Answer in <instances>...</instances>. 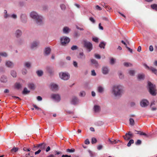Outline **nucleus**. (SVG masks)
Segmentation results:
<instances>
[{"instance_id": "obj_1", "label": "nucleus", "mask_w": 157, "mask_h": 157, "mask_svg": "<svg viewBox=\"0 0 157 157\" xmlns=\"http://www.w3.org/2000/svg\"><path fill=\"white\" fill-rule=\"evenodd\" d=\"M124 88L123 86L121 85H115L112 87V94L115 97H121L124 92Z\"/></svg>"}, {"instance_id": "obj_2", "label": "nucleus", "mask_w": 157, "mask_h": 157, "mask_svg": "<svg viewBox=\"0 0 157 157\" xmlns=\"http://www.w3.org/2000/svg\"><path fill=\"white\" fill-rule=\"evenodd\" d=\"M30 16L34 20L36 23L38 25H41L44 23V19L41 15L35 11H32L30 13Z\"/></svg>"}, {"instance_id": "obj_3", "label": "nucleus", "mask_w": 157, "mask_h": 157, "mask_svg": "<svg viewBox=\"0 0 157 157\" xmlns=\"http://www.w3.org/2000/svg\"><path fill=\"white\" fill-rule=\"evenodd\" d=\"M148 86L150 94L153 96L156 95L157 94V90L155 85L149 82H148Z\"/></svg>"}, {"instance_id": "obj_4", "label": "nucleus", "mask_w": 157, "mask_h": 157, "mask_svg": "<svg viewBox=\"0 0 157 157\" xmlns=\"http://www.w3.org/2000/svg\"><path fill=\"white\" fill-rule=\"evenodd\" d=\"M59 76L61 79L67 80L69 79L70 75L67 73L61 72L59 73Z\"/></svg>"}, {"instance_id": "obj_5", "label": "nucleus", "mask_w": 157, "mask_h": 157, "mask_svg": "<svg viewBox=\"0 0 157 157\" xmlns=\"http://www.w3.org/2000/svg\"><path fill=\"white\" fill-rule=\"evenodd\" d=\"M84 46L87 48L88 52H90L93 49V45L91 43L88 41H84Z\"/></svg>"}, {"instance_id": "obj_6", "label": "nucleus", "mask_w": 157, "mask_h": 157, "mask_svg": "<svg viewBox=\"0 0 157 157\" xmlns=\"http://www.w3.org/2000/svg\"><path fill=\"white\" fill-rule=\"evenodd\" d=\"M70 41V39L67 36H63L60 38V42L62 45H65L68 43Z\"/></svg>"}, {"instance_id": "obj_7", "label": "nucleus", "mask_w": 157, "mask_h": 157, "mask_svg": "<svg viewBox=\"0 0 157 157\" xmlns=\"http://www.w3.org/2000/svg\"><path fill=\"white\" fill-rule=\"evenodd\" d=\"M143 66L146 69L151 71L153 73L157 75V70L156 69L152 67H149L146 63H144Z\"/></svg>"}, {"instance_id": "obj_8", "label": "nucleus", "mask_w": 157, "mask_h": 157, "mask_svg": "<svg viewBox=\"0 0 157 157\" xmlns=\"http://www.w3.org/2000/svg\"><path fill=\"white\" fill-rule=\"evenodd\" d=\"M148 101L145 99H142L140 102V106L143 107H145L149 105Z\"/></svg>"}, {"instance_id": "obj_9", "label": "nucleus", "mask_w": 157, "mask_h": 157, "mask_svg": "<svg viewBox=\"0 0 157 157\" xmlns=\"http://www.w3.org/2000/svg\"><path fill=\"white\" fill-rule=\"evenodd\" d=\"M70 102L71 104L73 105H76L79 102V99L75 96L72 97Z\"/></svg>"}, {"instance_id": "obj_10", "label": "nucleus", "mask_w": 157, "mask_h": 157, "mask_svg": "<svg viewBox=\"0 0 157 157\" xmlns=\"http://www.w3.org/2000/svg\"><path fill=\"white\" fill-rule=\"evenodd\" d=\"M51 97L52 99L57 102L61 100L60 96L59 94H53Z\"/></svg>"}, {"instance_id": "obj_11", "label": "nucleus", "mask_w": 157, "mask_h": 157, "mask_svg": "<svg viewBox=\"0 0 157 157\" xmlns=\"http://www.w3.org/2000/svg\"><path fill=\"white\" fill-rule=\"evenodd\" d=\"M22 34V31L20 29H17L16 30L14 33L15 36L17 38H19L20 37Z\"/></svg>"}, {"instance_id": "obj_12", "label": "nucleus", "mask_w": 157, "mask_h": 157, "mask_svg": "<svg viewBox=\"0 0 157 157\" xmlns=\"http://www.w3.org/2000/svg\"><path fill=\"white\" fill-rule=\"evenodd\" d=\"M5 65L8 67L12 68L13 67L14 64L13 62L10 61H7L6 62Z\"/></svg>"}, {"instance_id": "obj_13", "label": "nucleus", "mask_w": 157, "mask_h": 157, "mask_svg": "<svg viewBox=\"0 0 157 157\" xmlns=\"http://www.w3.org/2000/svg\"><path fill=\"white\" fill-rule=\"evenodd\" d=\"M39 42L38 41H34L31 44L30 47L32 49L36 48L39 45Z\"/></svg>"}, {"instance_id": "obj_14", "label": "nucleus", "mask_w": 157, "mask_h": 157, "mask_svg": "<svg viewBox=\"0 0 157 157\" xmlns=\"http://www.w3.org/2000/svg\"><path fill=\"white\" fill-rule=\"evenodd\" d=\"M102 73L103 74L106 75L109 73V70L107 67H103L102 68Z\"/></svg>"}, {"instance_id": "obj_15", "label": "nucleus", "mask_w": 157, "mask_h": 157, "mask_svg": "<svg viewBox=\"0 0 157 157\" xmlns=\"http://www.w3.org/2000/svg\"><path fill=\"white\" fill-rule=\"evenodd\" d=\"M21 21L24 23H26L27 21V18L26 15L25 14H22L21 15Z\"/></svg>"}, {"instance_id": "obj_16", "label": "nucleus", "mask_w": 157, "mask_h": 157, "mask_svg": "<svg viewBox=\"0 0 157 157\" xmlns=\"http://www.w3.org/2000/svg\"><path fill=\"white\" fill-rule=\"evenodd\" d=\"M70 31V29L67 27H64L63 29V33L65 34H68Z\"/></svg>"}, {"instance_id": "obj_17", "label": "nucleus", "mask_w": 157, "mask_h": 157, "mask_svg": "<svg viewBox=\"0 0 157 157\" xmlns=\"http://www.w3.org/2000/svg\"><path fill=\"white\" fill-rule=\"evenodd\" d=\"M51 51L50 48L47 47L45 48L44 51V54L45 56L48 55L50 53Z\"/></svg>"}, {"instance_id": "obj_18", "label": "nucleus", "mask_w": 157, "mask_h": 157, "mask_svg": "<svg viewBox=\"0 0 157 157\" xmlns=\"http://www.w3.org/2000/svg\"><path fill=\"white\" fill-rule=\"evenodd\" d=\"M38 146L39 148H40V150H43L45 149L46 146V144L45 143H42L40 144H38Z\"/></svg>"}, {"instance_id": "obj_19", "label": "nucleus", "mask_w": 157, "mask_h": 157, "mask_svg": "<svg viewBox=\"0 0 157 157\" xmlns=\"http://www.w3.org/2000/svg\"><path fill=\"white\" fill-rule=\"evenodd\" d=\"M51 87L53 90H56L58 89V86L55 84H51Z\"/></svg>"}, {"instance_id": "obj_20", "label": "nucleus", "mask_w": 157, "mask_h": 157, "mask_svg": "<svg viewBox=\"0 0 157 157\" xmlns=\"http://www.w3.org/2000/svg\"><path fill=\"white\" fill-rule=\"evenodd\" d=\"M145 75L144 74H139L137 75V78L139 80H142L144 79Z\"/></svg>"}, {"instance_id": "obj_21", "label": "nucleus", "mask_w": 157, "mask_h": 157, "mask_svg": "<svg viewBox=\"0 0 157 157\" xmlns=\"http://www.w3.org/2000/svg\"><path fill=\"white\" fill-rule=\"evenodd\" d=\"M78 57L80 59H85V56L82 52H80L78 56Z\"/></svg>"}, {"instance_id": "obj_22", "label": "nucleus", "mask_w": 157, "mask_h": 157, "mask_svg": "<svg viewBox=\"0 0 157 157\" xmlns=\"http://www.w3.org/2000/svg\"><path fill=\"white\" fill-rule=\"evenodd\" d=\"M91 62L96 67H98V62L96 60L94 59H91Z\"/></svg>"}, {"instance_id": "obj_23", "label": "nucleus", "mask_w": 157, "mask_h": 157, "mask_svg": "<svg viewBox=\"0 0 157 157\" xmlns=\"http://www.w3.org/2000/svg\"><path fill=\"white\" fill-rule=\"evenodd\" d=\"M0 81L2 82L5 83L7 81V78L6 76H2L1 78Z\"/></svg>"}, {"instance_id": "obj_24", "label": "nucleus", "mask_w": 157, "mask_h": 157, "mask_svg": "<svg viewBox=\"0 0 157 157\" xmlns=\"http://www.w3.org/2000/svg\"><path fill=\"white\" fill-rule=\"evenodd\" d=\"M94 109L95 112H98L100 111V107L98 105H95L94 106Z\"/></svg>"}, {"instance_id": "obj_25", "label": "nucleus", "mask_w": 157, "mask_h": 157, "mask_svg": "<svg viewBox=\"0 0 157 157\" xmlns=\"http://www.w3.org/2000/svg\"><path fill=\"white\" fill-rule=\"evenodd\" d=\"M24 66L25 67L29 68L31 67V63L29 62H25L24 63Z\"/></svg>"}, {"instance_id": "obj_26", "label": "nucleus", "mask_w": 157, "mask_h": 157, "mask_svg": "<svg viewBox=\"0 0 157 157\" xmlns=\"http://www.w3.org/2000/svg\"><path fill=\"white\" fill-rule=\"evenodd\" d=\"M135 73V71L134 70H130L128 71V74L131 76L134 75Z\"/></svg>"}, {"instance_id": "obj_27", "label": "nucleus", "mask_w": 157, "mask_h": 157, "mask_svg": "<svg viewBox=\"0 0 157 157\" xmlns=\"http://www.w3.org/2000/svg\"><path fill=\"white\" fill-rule=\"evenodd\" d=\"M28 87L31 90H34L35 89V85L33 83H29L28 84Z\"/></svg>"}, {"instance_id": "obj_28", "label": "nucleus", "mask_w": 157, "mask_h": 157, "mask_svg": "<svg viewBox=\"0 0 157 157\" xmlns=\"http://www.w3.org/2000/svg\"><path fill=\"white\" fill-rule=\"evenodd\" d=\"M98 92L99 93H102L104 91V88L101 86H99L98 87L97 89Z\"/></svg>"}, {"instance_id": "obj_29", "label": "nucleus", "mask_w": 157, "mask_h": 157, "mask_svg": "<svg viewBox=\"0 0 157 157\" xmlns=\"http://www.w3.org/2000/svg\"><path fill=\"white\" fill-rule=\"evenodd\" d=\"M36 73L38 76L40 77L43 75V72L42 70H39L36 71Z\"/></svg>"}, {"instance_id": "obj_30", "label": "nucleus", "mask_w": 157, "mask_h": 157, "mask_svg": "<svg viewBox=\"0 0 157 157\" xmlns=\"http://www.w3.org/2000/svg\"><path fill=\"white\" fill-rule=\"evenodd\" d=\"M4 17L6 19L10 17V15L7 14V11L6 10H4Z\"/></svg>"}, {"instance_id": "obj_31", "label": "nucleus", "mask_w": 157, "mask_h": 157, "mask_svg": "<svg viewBox=\"0 0 157 157\" xmlns=\"http://www.w3.org/2000/svg\"><path fill=\"white\" fill-rule=\"evenodd\" d=\"M8 54L6 52H0V57L1 56H2L3 57H6L8 56Z\"/></svg>"}, {"instance_id": "obj_32", "label": "nucleus", "mask_w": 157, "mask_h": 157, "mask_svg": "<svg viewBox=\"0 0 157 157\" xmlns=\"http://www.w3.org/2000/svg\"><path fill=\"white\" fill-rule=\"evenodd\" d=\"M106 43L104 42H101L99 44V47L101 48H105V45Z\"/></svg>"}, {"instance_id": "obj_33", "label": "nucleus", "mask_w": 157, "mask_h": 157, "mask_svg": "<svg viewBox=\"0 0 157 157\" xmlns=\"http://www.w3.org/2000/svg\"><path fill=\"white\" fill-rule=\"evenodd\" d=\"M130 124L132 126L134 125L135 122L133 119L132 118H130L129 120Z\"/></svg>"}, {"instance_id": "obj_34", "label": "nucleus", "mask_w": 157, "mask_h": 157, "mask_svg": "<svg viewBox=\"0 0 157 157\" xmlns=\"http://www.w3.org/2000/svg\"><path fill=\"white\" fill-rule=\"evenodd\" d=\"M124 65L126 67H132V64L128 62H125L124 63Z\"/></svg>"}, {"instance_id": "obj_35", "label": "nucleus", "mask_w": 157, "mask_h": 157, "mask_svg": "<svg viewBox=\"0 0 157 157\" xmlns=\"http://www.w3.org/2000/svg\"><path fill=\"white\" fill-rule=\"evenodd\" d=\"M11 75L13 77H16L17 76V73L14 71H11Z\"/></svg>"}, {"instance_id": "obj_36", "label": "nucleus", "mask_w": 157, "mask_h": 157, "mask_svg": "<svg viewBox=\"0 0 157 157\" xmlns=\"http://www.w3.org/2000/svg\"><path fill=\"white\" fill-rule=\"evenodd\" d=\"M118 75L121 79H123L124 78V75L121 71L118 72Z\"/></svg>"}, {"instance_id": "obj_37", "label": "nucleus", "mask_w": 157, "mask_h": 157, "mask_svg": "<svg viewBox=\"0 0 157 157\" xmlns=\"http://www.w3.org/2000/svg\"><path fill=\"white\" fill-rule=\"evenodd\" d=\"M151 8L153 10L157 11V4H153L151 5Z\"/></svg>"}, {"instance_id": "obj_38", "label": "nucleus", "mask_w": 157, "mask_h": 157, "mask_svg": "<svg viewBox=\"0 0 157 157\" xmlns=\"http://www.w3.org/2000/svg\"><path fill=\"white\" fill-rule=\"evenodd\" d=\"M18 150V148L17 147H14L11 150V152L13 153L16 152Z\"/></svg>"}, {"instance_id": "obj_39", "label": "nucleus", "mask_w": 157, "mask_h": 157, "mask_svg": "<svg viewBox=\"0 0 157 157\" xmlns=\"http://www.w3.org/2000/svg\"><path fill=\"white\" fill-rule=\"evenodd\" d=\"M21 87V85L19 83H17L15 84V87L17 89H19Z\"/></svg>"}, {"instance_id": "obj_40", "label": "nucleus", "mask_w": 157, "mask_h": 157, "mask_svg": "<svg viewBox=\"0 0 157 157\" xmlns=\"http://www.w3.org/2000/svg\"><path fill=\"white\" fill-rule=\"evenodd\" d=\"M29 91L26 88H25L23 91V94H25L29 93Z\"/></svg>"}, {"instance_id": "obj_41", "label": "nucleus", "mask_w": 157, "mask_h": 157, "mask_svg": "<svg viewBox=\"0 0 157 157\" xmlns=\"http://www.w3.org/2000/svg\"><path fill=\"white\" fill-rule=\"evenodd\" d=\"M75 151V149L74 148L71 149H67L66 150V152H67L72 153Z\"/></svg>"}, {"instance_id": "obj_42", "label": "nucleus", "mask_w": 157, "mask_h": 157, "mask_svg": "<svg viewBox=\"0 0 157 157\" xmlns=\"http://www.w3.org/2000/svg\"><path fill=\"white\" fill-rule=\"evenodd\" d=\"M134 140L132 139L131 140H129V142L127 144V146L128 147H130L131 144H133L134 143Z\"/></svg>"}, {"instance_id": "obj_43", "label": "nucleus", "mask_w": 157, "mask_h": 157, "mask_svg": "<svg viewBox=\"0 0 157 157\" xmlns=\"http://www.w3.org/2000/svg\"><path fill=\"white\" fill-rule=\"evenodd\" d=\"M115 59H114L113 58H112L110 59V63L111 64L113 65V64L115 63Z\"/></svg>"}, {"instance_id": "obj_44", "label": "nucleus", "mask_w": 157, "mask_h": 157, "mask_svg": "<svg viewBox=\"0 0 157 157\" xmlns=\"http://www.w3.org/2000/svg\"><path fill=\"white\" fill-rule=\"evenodd\" d=\"M85 92L84 91H82L80 92L79 94V96L81 97H84L85 95Z\"/></svg>"}, {"instance_id": "obj_45", "label": "nucleus", "mask_w": 157, "mask_h": 157, "mask_svg": "<svg viewBox=\"0 0 157 157\" xmlns=\"http://www.w3.org/2000/svg\"><path fill=\"white\" fill-rule=\"evenodd\" d=\"M123 137L124 138V140H128L131 138L129 136H123Z\"/></svg>"}, {"instance_id": "obj_46", "label": "nucleus", "mask_w": 157, "mask_h": 157, "mask_svg": "<svg viewBox=\"0 0 157 157\" xmlns=\"http://www.w3.org/2000/svg\"><path fill=\"white\" fill-rule=\"evenodd\" d=\"M88 152H89L90 155L91 157H94L95 156L94 153H93L92 151L89 150L88 151Z\"/></svg>"}, {"instance_id": "obj_47", "label": "nucleus", "mask_w": 157, "mask_h": 157, "mask_svg": "<svg viewBox=\"0 0 157 157\" xmlns=\"http://www.w3.org/2000/svg\"><path fill=\"white\" fill-rule=\"evenodd\" d=\"M125 136H129L131 137L132 138L133 136V134L131 132L129 131L128 133H126Z\"/></svg>"}, {"instance_id": "obj_48", "label": "nucleus", "mask_w": 157, "mask_h": 157, "mask_svg": "<svg viewBox=\"0 0 157 157\" xmlns=\"http://www.w3.org/2000/svg\"><path fill=\"white\" fill-rule=\"evenodd\" d=\"M33 106L35 109H36L37 110H39V111H42V110L41 108H40L39 107H37L36 105L35 104H33Z\"/></svg>"}, {"instance_id": "obj_49", "label": "nucleus", "mask_w": 157, "mask_h": 157, "mask_svg": "<svg viewBox=\"0 0 157 157\" xmlns=\"http://www.w3.org/2000/svg\"><path fill=\"white\" fill-rule=\"evenodd\" d=\"M22 74L23 75H26L27 73V70L25 68H23L22 70Z\"/></svg>"}, {"instance_id": "obj_50", "label": "nucleus", "mask_w": 157, "mask_h": 157, "mask_svg": "<svg viewBox=\"0 0 157 157\" xmlns=\"http://www.w3.org/2000/svg\"><path fill=\"white\" fill-rule=\"evenodd\" d=\"M39 148V147L38 146V144L36 146H35L34 145L33 147L32 148L33 150L34 151H36Z\"/></svg>"}, {"instance_id": "obj_51", "label": "nucleus", "mask_w": 157, "mask_h": 157, "mask_svg": "<svg viewBox=\"0 0 157 157\" xmlns=\"http://www.w3.org/2000/svg\"><path fill=\"white\" fill-rule=\"evenodd\" d=\"M47 71L49 73L51 74H52L53 72V71L52 70V69L49 67L48 68Z\"/></svg>"}, {"instance_id": "obj_52", "label": "nucleus", "mask_w": 157, "mask_h": 157, "mask_svg": "<svg viewBox=\"0 0 157 157\" xmlns=\"http://www.w3.org/2000/svg\"><path fill=\"white\" fill-rule=\"evenodd\" d=\"M97 142V140L95 138H92L91 140V143L92 144L95 143Z\"/></svg>"}, {"instance_id": "obj_53", "label": "nucleus", "mask_w": 157, "mask_h": 157, "mask_svg": "<svg viewBox=\"0 0 157 157\" xmlns=\"http://www.w3.org/2000/svg\"><path fill=\"white\" fill-rule=\"evenodd\" d=\"M92 40L93 41H94V42H97V43L98 42V38L97 37H93Z\"/></svg>"}, {"instance_id": "obj_54", "label": "nucleus", "mask_w": 157, "mask_h": 157, "mask_svg": "<svg viewBox=\"0 0 157 157\" xmlns=\"http://www.w3.org/2000/svg\"><path fill=\"white\" fill-rule=\"evenodd\" d=\"M121 42L125 45L126 48V47H127V43L129 44V42L127 40H126V42H125V41H124L123 40H122L121 41Z\"/></svg>"}, {"instance_id": "obj_55", "label": "nucleus", "mask_w": 157, "mask_h": 157, "mask_svg": "<svg viewBox=\"0 0 157 157\" xmlns=\"http://www.w3.org/2000/svg\"><path fill=\"white\" fill-rule=\"evenodd\" d=\"M60 8L62 10H64L66 9V6L63 4H62L60 6Z\"/></svg>"}, {"instance_id": "obj_56", "label": "nucleus", "mask_w": 157, "mask_h": 157, "mask_svg": "<svg viewBox=\"0 0 157 157\" xmlns=\"http://www.w3.org/2000/svg\"><path fill=\"white\" fill-rule=\"evenodd\" d=\"M91 75L93 76H95L96 75L94 70H93L91 71Z\"/></svg>"}, {"instance_id": "obj_57", "label": "nucleus", "mask_w": 157, "mask_h": 157, "mask_svg": "<svg viewBox=\"0 0 157 157\" xmlns=\"http://www.w3.org/2000/svg\"><path fill=\"white\" fill-rule=\"evenodd\" d=\"M141 143V140H137L136 142V145H140Z\"/></svg>"}, {"instance_id": "obj_58", "label": "nucleus", "mask_w": 157, "mask_h": 157, "mask_svg": "<svg viewBox=\"0 0 157 157\" xmlns=\"http://www.w3.org/2000/svg\"><path fill=\"white\" fill-rule=\"evenodd\" d=\"M105 8L108 11H110L111 10V8L108 6H105Z\"/></svg>"}, {"instance_id": "obj_59", "label": "nucleus", "mask_w": 157, "mask_h": 157, "mask_svg": "<svg viewBox=\"0 0 157 157\" xmlns=\"http://www.w3.org/2000/svg\"><path fill=\"white\" fill-rule=\"evenodd\" d=\"M73 65L74 66L76 67H78V63L76 62L75 61H73Z\"/></svg>"}, {"instance_id": "obj_60", "label": "nucleus", "mask_w": 157, "mask_h": 157, "mask_svg": "<svg viewBox=\"0 0 157 157\" xmlns=\"http://www.w3.org/2000/svg\"><path fill=\"white\" fill-rule=\"evenodd\" d=\"M94 56L95 58L98 59H100L101 58L100 56L98 54H95Z\"/></svg>"}, {"instance_id": "obj_61", "label": "nucleus", "mask_w": 157, "mask_h": 157, "mask_svg": "<svg viewBox=\"0 0 157 157\" xmlns=\"http://www.w3.org/2000/svg\"><path fill=\"white\" fill-rule=\"evenodd\" d=\"M77 47L76 46L73 45L71 48V49L73 50H74L77 49Z\"/></svg>"}, {"instance_id": "obj_62", "label": "nucleus", "mask_w": 157, "mask_h": 157, "mask_svg": "<svg viewBox=\"0 0 157 157\" xmlns=\"http://www.w3.org/2000/svg\"><path fill=\"white\" fill-rule=\"evenodd\" d=\"M10 17L14 19H16L17 18V16L16 14H13L11 15H10Z\"/></svg>"}, {"instance_id": "obj_63", "label": "nucleus", "mask_w": 157, "mask_h": 157, "mask_svg": "<svg viewBox=\"0 0 157 157\" xmlns=\"http://www.w3.org/2000/svg\"><path fill=\"white\" fill-rule=\"evenodd\" d=\"M89 19L90 21L92 22L93 23H94L95 22V21L94 19V18L92 17H90L89 18Z\"/></svg>"}, {"instance_id": "obj_64", "label": "nucleus", "mask_w": 157, "mask_h": 157, "mask_svg": "<svg viewBox=\"0 0 157 157\" xmlns=\"http://www.w3.org/2000/svg\"><path fill=\"white\" fill-rule=\"evenodd\" d=\"M37 99L38 101H41L42 99V98L41 97L38 96L37 97Z\"/></svg>"}]
</instances>
